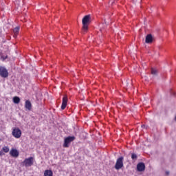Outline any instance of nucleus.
<instances>
[{
  "label": "nucleus",
  "mask_w": 176,
  "mask_h": 176,
  "mask_svg": "<svg viewBox=\"0 0 176 176\" xmlns=\"http://www.w3.org/2000/svg\"><path fill=\"white\" fill-rule=\"evenodd\" d=\"M91 23V16L90 15H85L82 19V30L85 32H87V30H89V25Z\"/></svg>",
  "instance_id": "nucleus-1"
},
{
  "label": "nucleus",
  "mask_w": 176,
  "mask_h": 176,
  "mask_svg": "<svg viewBox=\"0 0 176 176\" xmlns=\"http://www.w3.org/2000/svg\"><path fill=\"white\" fill-rule=\"evenodd\" d=\"M124 160V157H120L117 159L116 164L114 166V168H116V170H120L121 168H123L124 167V164H123V162Z\"/></svg>",
  "instance_id": "nucleus-2"
},
{
  "label": "nucleus",
  "mask_w": 176,
  "mask_h": 176,
  "mask_svg": "<svg viewBox=\"0 0 176 176\" xmlns=\"http://www.w3.org/2000/svg\"><path fill=\"white\" fill-rule=\"evenodd\" d=\"M34 157H30L28 158H25L23 162V166L25 167H31V166H34Z\"/></svg>",
  "instance_id": "nucleus-3"
},
{
  "label": "nucleus",
  "mask_w": 176,
  "mask_h": 176,
  "mask_svg": "<svg viewBox=\"0 0 176 176\" xmlns=\"http://www.w3.org/2000/svg\"><path fill=\"white\" fill-rule=\"evenodd\" d=\"M75 141V136H68L65 138L63 148H69V144Z\"/></svg>",
  "instance_id": "nucleus-4"
},
{
  "label": "nucleus",
  "mask_w": 176,
  "mask_h": 176,
  "mask_svg": "<svg viewBox=\"0 0 176 176\" xmlns=\"http://www.w3.org/2000/svg\"><path fill=\"white\" fill-rule=\"evenodd\" d=\"M0 76L1 78H8L9 76V72H8V69L5 67L0 66Z\"/></svg>",
  "instance_id": "nucleus-5"
},
{
  "label": "nucleus",
  "mask_w": 176,
  "mask_h": 176,
  "mask_svg": "<svg viewBox=\"0 0 176 176\" xmlns=\"http://www.w3.org/2000/svg\"><path fill=\"white\" fill-rule=\"evenodd\" d=\"M12 135L14 138H20L21 137V130L19 128H15L12 130Z\"/></svg>",
  "instance_id": "nucleus-6"
},
{
  "label": "nucleus",
  "mask_w": 176,
  "mask_h": 176,
  "mask_svg": "<svg viewBox=\"0 0 176 176\" xmlns=\"http://www.w3.org/2000/svg\"><path fill=\"white\" fill-rule=\"evenodd\" d=\"M67 104H68V97L67 96H65L63 98V101H62V105H61L62 111H64V109L67 108Z\"/></svg>",
  "instance_id": "nucleus-7"
},
{
  "label": "nucleus",
  "mask_w": 176,
  "mask_h": 176,
  "mask_svg": "<svg viewBox=\"0 0 176 176\" xmlns=\"http://www.w3.org/2000/svg\"><path fill=\"white\" fill-rule=\"evenodd\" d=\"M10 155L12 157H19V151H17V149L12 148L10 151Z\"/></svg>",
  "instance_id": "nucleus-8"
},
{
  "label": "nucleus",
  "mask_w": 176,
  "mask_h": 176,
  "mask_svg": "<svg viewBox=\"0 0 176 176\" xmlns=\"http://www.w3.org/2000/svg\"><path fill=\"white\" fill-rule=\"evenodd\" d=\"M138 171H145V164L144 162H140L137 165Z\"/></svg>",
  "instance_id": "nucleus-9"
},
{
  "label": "nucleus",
  "mask_w": 176,
  "mask_h": 176,
  "mask_svg": "<svg viewBox=\"0 0 176 176\" xmlns=\"http://www.w3.org/2000/svg\"><path fill=\"white\" fill-rule=\"evenodd\" d=\"M25 108L28 111H31V109H32V104H31V101L26 100L25 102Z\"/></svg>",
  "instance_id": "nucleus-10"
},
{
  "label": "nucleus",
  "mask_w": 176,
  "mask_h": 176,
  "mask_svg": "<svg viewBox=\"0 0 176 176\" xmlns=\"http://www.w3.org/2000/svg\"><path fill=\"white\" fill-rule=\"evenodd\" d=\"M145 42L146 43H152V42H153V37L152 36V34H148L146 36Z\"/></svg>",
  "instance_id": "nucleus-11"
},
{
  "label": "nucleus",
  "mask_w": 176,
  "mask_h": 176,
  "mask_svg": "<svg viewBox=\"0 0 176 176\" xmlns=\"http://www.w3.org/2000/svg\"><path fill=\"white\" fill-rule=\"evenodd\" d=\"M14 38H17L19 32H20V27H16L13 30Z\"/></svg>",
  "instance_id": "nucleus-12"
},
{
  "label": "nucleus",
  "mask_w": 176,
  "mask_h": 176,
  "mask_svg": "<svg viewBox=\"0 0 176 176\" xmlns=\"http://www.w3.org/2000/svg\"><path fill=\"white\" fill-rule=\"evenodd\" d=\"M44 176H53V171L52 170H45L44 171Z\"/></svg>",
  "instance_id": "nucleus-13"
},
{
  "label": "nucleus",
  "mask_w": 176,
  "mask_h": 176,
  "mask_svg": "<svg viewBox=\"0 0 176 176\" xmlns=\"http://www.w3.org/2000/svg\"><path fill=\"white\" fill-rule=\"evenodd\" d=\"M13 102L14 104H19L20 103V98H19V96H14L13 98Z\"/></svg>",
  "instance_id": "nucleus-14"
},
{
  "label": "nucleus",
  "mask_w": 176,
  "mask_h": 176,
  "mask_svg": "<svg viewBox=\"0 0 176 176\" xmlns=\"http://www.w3.org/2000/svg\"><path fill=\"white\" fill-rule=\"evenodd\" d=\"M131 159H132V160H137V159H138V156L135 153H132Z\"/></svg>",
  "instance_id": "nucleus-15"
},
{
  "label": "nucleus",
  "mask_w": 176,
  "mask_h": 176,
  "mask_svg": "<svg viewBox=\"0 0 176 176\" xmlns=\"http://www.w3.org/2000/svg\"><path fill=\"white\" fill-rule=\"evenodd\" d=\"M2 151H3L5 153H8V152H9L10 149H9L8 146H3L2 148Z\"/></svg>",
  "instance_id": "nucleus-16"
},
{
  "label": "nucleus",
  "mask_w": 176,
  "mask_h": 176,
  "mask_svg": "<svg viewBox=\"0 0 176 176\" xmlns=\"http://www.w3.org/2000/svg\"><path fill=\"white\" fill-rule=\"evenodd\" d=\"M0 56H1V60H2V61H5L6 58H8V55L3 56L0 54Z\"/></svg>",
  "instance_id": "nucleus-17"
},
{
  "label": "nucleus",
  "mask_w": 176,
  "mask_h": 176,
  "mask_svg": "<svg viewBox=\"0 0 176 176\" xmlns=\"http://www.w3.org/2000/svg\"><path fill=\"white\" fill-rule=\"evenodd\" d=\"M3 155H5V153H3L2 151H0V156H3Z\"/></svg>",
  "instance_id": "nucleus-18"
},
{
  "label": "nucleus",
  "mask_w": 176,
  "mask_h": 176,
  "mask_svg": "<svg viewBox=\"0 0 176 176\" xmlns=\"http://www.w3.org/2000/svg\"><path fill=\"white\" fill-rule=\"evenodd\" d=\"M166 175H169V174H170V172H168V171H166Z\"/></svg>",
  "instance_id": "nucleus-19"
},
{
  "label": "nucleus",
  "mask_w": 176,
  "mask_h": 176,
  "mask_svg": "<svg viewBox=\"0 0 176 176\" xmlns=\"http://www.w3.org/2000/svg\"><path fill=\"white\" fill-rule=\"evenodd\" d=\"M151 74H155V71L153 70V69H152Z\"/></svg>",
  "instance_id": "nucleus-20"
},
{
  "label": "nucleus",
  "mask_w": 176,
  "mask_h": 176,
  "mask_svg": "<svg viewBox=\"0 0 176 176\" xmlns=\"http://www.w3.org/2000/svg\"><path fill=\"white\" fill-rule=\"evenodd\" d=\"M142 128L145 127V125H142Z\"/></svg>",
  "instance_id": "nucleus-21"
},
{
  "label": "nucleus",
  "mask_w": 176,
  "mask_h": 176,
  "mask_svg": "<svg viewBox=\"0 0 176 176\" xmlns=\"http://www.w3.org/2000/svg\"><path fill=\"white\" fill-rule=\"evenodd\" d=\"M156 72H157V71H156V70H155V75H156Z\"/></svg>",
  "instance_id": "nucleus-22"
},
{
  "label": "nucleus",
  "mask_w": 176,
  "mask_h": 176,
  "mask_svg": "<svg viewBox=\"0 0 176 176\" xmlns=\"http://www.w3.org/2000/svg\"><path fill=\"white\" fill-rule=\"evenodd\" d=\"M156 31H159V29H157Z\"/></svg>",
  "instance_id": "nucleus-23"
}]
</instances>
